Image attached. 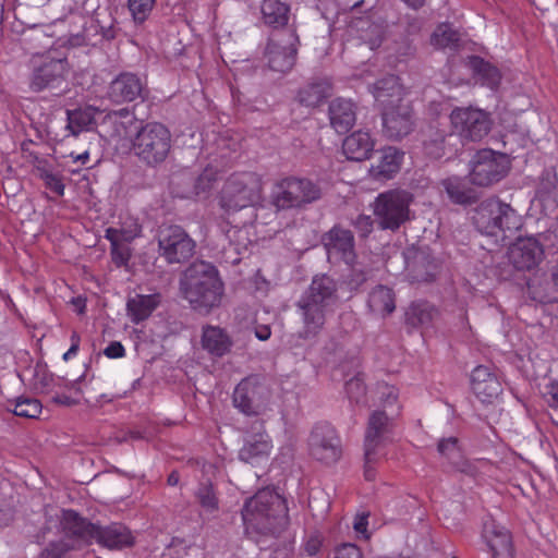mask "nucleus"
<instances>
[{
    "mask_svg": "<svg viewBox=\"0 0 558 558\" xmlns=\"http://www.w3.org/2000/svg\"><path fill=\"white\" fill-rule=\"evenodd\" d=\"M545 250L534 238L518 239L508 251L509 262L518 270H532L542 262Z\"/></svg>",
    "mask_w": 558,
    "mask_h": 558,
    "instance_id": "19",
    "label": "nucleus"
},
{
    "mask_svg": "<svg viewBox=\"0 0 558 558\" xmlns=\"http://www.w3.org/2000/svg\"><path fill=\"white\" fill-rule=\"evenodd\" d=\"M71 157L73 158L74 162H81L82 165H86L87 161L89 160V153L86 150V151H84L82 154H78L76 156L71 154Z\"/></svg>",
    "mask_w": 558,
    "mask_h": 558,
    "instance_id": "63",
    "label": "nucleus"
},
{
    "mask_svg": "<svg viewBox=\"0 0 558 558\" xmlns=\"http://www.w3.org/2000/svg\"><path fill=\"white\" fill-rule=\"evenodd\" d=\"M393 416L380 410H376L369 415L364 441L368 461L377 454V451L383 452L384 447L390 439Z\"/></svg>",
    "mask_w": 558,
    "mask_h": 558,
    "instance_id": "16",
    "label": "nucleus"
},
{
    "mask_svg": "<svg viewBox=\"0 0 558 558\" xmlns=\"http://www.w3.org/2000/svg\"><path fill=\"white\" fill-rule=\"evenodd\" d=\"M270 389L258 377L248 376L242 379L233 391V405L243 414L257 416L269 410Z\"/></svg>",
    "mask_w": 558,
    "mask_h": 558,
    "instance_id": "10",
    "label": "nucleus"
},
{
    "mask_svg": "<svg viewBox=\"0 0 558 558\" xmlns=\"http://www.w3.org/2000/svg\"><path fill=\"white\" fill-rule=\"evenodd\" d=\"M373 219L367 215H359L353 225L362 236L368 235L373 230Z\"/></svg>",
    "mask_w": 558,
    "mask_h": 558,
    "instance_id": "54",
    "label": "nucleus"
},
{
    "mask_svg": "<svg viewBox=\"0 0 558 558\" xmlns=\"http://www.w3.org/2000/svg\"><path fill=\"white\" fill-rule=\"evenodd\" d=\"M109 229H112L114 231V234L112 236V239L114 238V241L120 242V243H126V244L131 243L142 232V228L137 222H134L129 228L122 227V228L118 229V228L110 227Z\"/></svg>",
    "mask_w": 558,
    "mask_h": 558,
    "instance_id": "51",
    "label": "nucleus"
},
{
    "mask_svg": "<svg viewBox=\"0 0 558 558\" xmlns=\"http://www.w3.org/2000/svg\"><path fill=\"white\" fill-rule=\"evenodd\" d=\"M453 133L463 141L477 142L485 137L492 129L489 114L474 107H456L450 116Z\"/></svg>",
    "mask_w": 558,
    "mask_h": 558,
    "instance_id": "12",
    "label": "nucleus"
},
{
    "mask_svg": "<svg viewBox=\"0 0 558 558\" xmlns=\"http://www.w3.org/2000/svg\"><path fill=\"white\" fill-rule=\"evenodd\" d=\"M196 498L207 512H215L219 508V500L211 483H201L196 490Z\"/></svg>",
    "mask_w": 558,
    "mask_h": 558,
    "instance_id": "45",
    "label": "nucleus"
},
{
    "mask_svg": "<svg viewBox=\"0 0 558 558\" xmlns=\"http://www.w3.org/2000/svg\"><path fill=\"white\" fill-rule=\"evenodd\" d=\"M446 138L444 134L437 133L436 137L425 142V151L433 159H440L445 156L450 157L451 150L446 148Z\"/></svg>",
    "mask_w": 558,
    "mask_h": 558,
    "instance_id": "49",
    "label": "nucleus"
},
{
    "mask_svg": "<svg viewBox=\"0 0 558 558\" xmlns=\"http://www.w3.org/2000/svg\"><path fill=\"white\" fill-rule=\"evenodd\" d=\"M298 45L299 37L295 31L290 32L286 45H280L270 39L265 50L269 69L282 73L290 71L295 64Z\"/></svg>",
    "mask_w": 558,
    "mask_h": 558,
    "instance_id": "18",
    "label": "nucleus"
},
{
    "mask_svg": "<svg viewBox=\"0 0 558 558\" xmlns=\"http://www.w3.org/2000/svg\"><path fill=\"white\" fill-rule=\"evenodd\" d=\"M65 553V547L62 543H50L47 548H45L38 558H62Z\"/></svg>",
    "mask_w": 558,
    "mask_h": 558,
    "instance_id": "55",
    "label": "nucleus"
},
{
    "mask_svg": "<svg viewBox=\"0 0 558 558\" xmlns=\"http://www.w3.org/2000/svg\"><path fill=\"white\" fill-rule=\"evenodd\" d=\"M367 305L375 314L390 315L396 310V294L391 288L378 284L369 292Z\"/></svg>",
    "mask_w": 558,
    "mask_h": 558,
    "instance_id": "36",
    "label": "nucleus"
},
{
    "mask_svg": "<svg viewBox=\"0 0 558 558\" xmlns=\"http://www.w3.org/2000/svg\"><path fill=\"white\" fill-rule=\"evenodd\" d=\"M375 141L369 132L355 131L343 140L342 151L347 159L363 161L372 156Z\"/></svg>",
    "mask_w": 558,
    "mask_h": 558,
    "instance_id": "28",
    "label": "nucleus"
},
{
    "mask_svg": "<svg viewBox=\"0 0 558 558\" xmlns=\"http://www.w3.org/2000/svg\"><path fill=\"white\" fill-rule=\"evenodd\" d=\"M70 341H71V345H70L69 350L62 356L63 361H65V362L72 360L78 353L80 344H81V336L78 335L77 331H72Z\"/></svg>",
    "mask_w": 558,
    "mask_h": 558,
    "instance_id": "57",
    "label": "nucleus"
},
{
    "mask_svg": "<svg viewBox=\"0 0 558 558\" xmlns=\"http://www.w3.org/2000/svg\"><path fill=\"white\" fill-rule=\"evenodd\" d=\"M61 524L68 533L88 542L93 541L94 532H97V524L85 520L71 509L62 511Z\"/></svg>",
    "mask_w": 558,
    "mask_h": 558,
    "instance_id": "33",
    "label": "nucleus"
},
{
    "mask_svg": "<svg viewBox=\"0 0 558 558\" xmlns=\"http://www.w3.org/2000/svg\"><path fill=\"white\" fill-rule=\"evenodd\" d=\"M449 198L460 205L473 204L477 199L476 192L466 180L459 177H450L441 182Z\"/></svg>",
    "mask_w": 558,
    "mask_h": 558,
    "instance_id": "37",
    "label": "nucleus"
},
{
    "mask_svg": "<svg viewBox=\"0 0 558 558\" xmlns=\"http://www.w3.org/2000/svg\"><path fill=\"white\" fill-rule=\"evenodd\" d=\"M436 310L427 302H413L407 313V324L412 327H427L433 320Z\"/></svg>",
    "mask_w": 558,
    "mask_h": 558,
    "instance_id": "39",
    "label": "nucleus"
},
{
    "mask_svg": "<svg viewBox=\"0 0 558 558\" xmlns=\"http://www.w3.org/2000/svg\"><path fill=\"white\" fill-rule=\"evenodd\" d=\"M337 287L333 279L323 275L316 276L311 286L296 303L302 319L300 338L313 339L319 335L326 323L328 307L335 302Z\"/></svg>",
    "mask_w": 558,
    "mask_h": 558,
    "instance_id": "4",
    "label": "nucleus"
},
{
    "mask_svg": "<svg viewBox=\"0 0 558 558\" xmlns=\"http://www.w3.org/2000/svg\"><path fill=\"white\" fill-rule=\"evenodd\" d=\"M180 482V474L178 471H172L167 478V483L170 486H177Z\"/></svg>",
    "mask_w": 558,
    "mask_h": 558,
    "instance_id": "64",
    "label": "nucleus"
},
{
    "mask_svg": "<svg viewBox=\"0 0 558 558\" xmlns=\"http://www.w3.org/2000/svg\"><path fill=\"white\" fill-rule=\"evenodd\" d=\"M132 147L134 154L146 165H160L171 150V133L160 122H147L137 130Z\"/></svg>",
    "mask_w": 558,
    "mask_h": 558,
    "instance_id": "8",
    "label": "nucleus"
},
{
    "mask_svg": "<svg viewBox=\"0 0 558 558\" xmlns=\"http://www.w3.org/2000/svg\"><path fill=\"white\" fill-rule=\"evenodd\" d=\"M255 337L260 341H266L271 336V329L269 325H257L254 330Z\"/></svg>",
    "mask_w": 558,
    "mask_h": 558,
    "instance_id": "60",
    "label": "nucleus"
},
{
    "mask_svg": "<svg viewBox=\"0 0 558 558\" xmlns=\"http://www.w3.org/2000/svg\"><path fill=\"white\" fill-rule=\"evenodd\" d=\"M160 255L169 263H183L193 256L195 242L180 226H168L159 231Z\"/></svg>",
    "mask_w": 558,
    "mask_h": 558,
    "instance_id": "14",
    "label": "nucleus"
},
{
    "mask_svg": "<svg viewBox=\"0 0 558 558\" xmlns=\"http://www.w3.org/2000/svg\"><path fill=\"white\" fill-rule=\"evenodd\" d=\"M290 4L283 0H263L260 4L262 20L271 28H282L290 20Z\"/></svg>",
    "mask_w": 558,
    "mask_h": 558,
    "instance_id": "31",
    "label": "nucleus"
},
{
    "mask_svg": "<svg viewBox=\"0 0 558 558\" xmlns=\"http://www.w3.org/2000/svg\"><path fill=\"white\" fill-rule=\"evenodd\" d=\"M438 452L449 460L461 457L460 442L457 437H448L439 440L437 445Z\"/></svg>",
    "mask_w": 558,
    "mask_h": 558,
    "instance_id": "50",
    "label": "nucleus"
},
{
    "mask_svg": "<svg viewBox=\"0 0 558 558\" xmlns=\"http://www.w3.org/2000/svg\"><path fill=\"white\" fill-rule=\"evenodd\" d=\"M31 88L34 92L60 88L68 78L70 65L65 57H53L51 52L33 60Z\"/></svg>",
    "mask_w": 558,
    "mask_h": 558,
    "instance_id": "11",
    "label": "nucleus"
},
{
    "mask_svg": "<svg viewBox=\"0 0 558 558\" xmlns=\"http://www.w3.org/2000/svg\"><path fill=\"white\" fill-rule=\"evenodd\" d=\"M156 5V0H128V8L135 24H143Z\"/></svg>",
    "mask_w": 558,
    "mask_h": 558,
    "instance_id": "46",
    "label": "nucleus"
},
{
    "mask_svg": "<svg viewBox=\"0 0 558 558\" xmlns=\"http://www.w3.org/2000/svg\"><path fill=\"white\" fill-rule=\"evenodd\" d=\"M35 174L47 190L57 196H63L65 191L64 177L52 163L46 159L38 160L35 165Z\"/></svg>",
    "mask_w": 558,
    "mask_h": 558,
    "instance_id": "34",
    "label": "nucleus"
},
{
    "mask_svg": "<svg viewBox=\"0 0 558 558\" xmlns=\"http://www.w3.org/2000/svg\"><path fill=\"white\" fill-rule=\"evenodd\" d=\"M509 170L506 155L492 149H481L470 161V181L477 186H488L500 181Z\"/></svg>",
    "mask_w": 558,
    "mask_h": 558,
    "instance_id": "13",
    "label": "nucleus"
},
{
    "mask_svg": "<svg viewBox=\"0 0 558 558\" xmlns=\"http://www.w3.org/2000/svg\"><path fill=\"white\" fill-rule=\"evenodd\" d=\"M483 538L485 539L493 558H513V545L510 532L497 524L494 520L484 523Z\"/></svg>",
    "mask_w": 558,
    "mask_h": 558,
    "instance_id": "22",
    "label": "nucleus"
},
{
    "mask_svg": "<svg viewBox=\"0 0 558 558\" xmlns=\"http://www.w3.org/2000/svg\"><path fill=\"white\" fill-rule=\"evenodd\" d=\"M113 234L112 229H106L105 238L110 242L111 259L117 267L128 266L132 250L129 244L114 241V238L112 239Z\"/></svg>",
    "mask_w": 558,
    "mask_h": 558,
    "instance_id": "41",
    "label": "nucleus"
},
{
    "mask_svg": "<svg viewBox=\"0 0 558 558\" xmlns=\"http://www.w3.org/2000/svg\"><path fill=\"white\" fill-rule=\"evenodd\" d=\"M459 40V33L448 23L439 24L430 36V45L437 49L454 47Z\"/></svg>",
    "mask_w": 558,
    "mask_h": 558,
    "instance_id": "40",
    "label": "nucleus"
},
{
    "mask_svg": "<svg viewBox=\"0 0 558 558\" xmlns=\"http://www.w3.org/2000/svg\"><path fill=\"white\" fill-rule=\"evenodd\" d=\"M271 450L272 440L265 430L264 425L260 424V428L256 433L245 437L244 444L239 451V458L245 463L256 465L266 461Z\"/></svg>",
    "mask_w": 558,
    "mask_h": 558,
    "instance_id": "21",
    "label": "nucleus"
},
{
    "mask_svg": "<svg viewBox=\"0 0 558 558\" xmlns=\"http://www.w3.org/2000/svg\"><path fill=\"white\" fill-rule=\"evenodd\" d=\"M143 84L141 78L132 73H121L109 85L108 97L117 104L130 102L141 96Z\"/></svg>",
    "mask_w": 558,
    "mask_h": 558,
    "instance_id": "24",
    "label": "nucleus"
},
{
    "mask_svg": "<svg viewBox=\"0 0 558 558\" xmlns=\"http://www.w3.org/2000/svg\"><path fill=\"white\" fill-rule=\"evenodd\" d=\"M320 187L306 178L284 177L270 191V204L276 211L301 209L320 198Z\"/></svg>",
    "mask_w": 558,
    "mask_h": 558,
    "instance_id": "7",
    "label": "nucleus"
},
{
    "mask_svg": "<svg viewBox=\"0 0 558 558\" xmlns=\"http://www.w3.org/2000/svg\"><path fill=\"white\" fill-rule=\"evenodd\" d=\"M136 118L134 113L122 108L108 112L100 124L102 131L112 140H123L131 135V128L135 126Z\"/></svg>",
    "mask_w": 558,
    "mask_h": 558,
    "instance_id": "23",
    "label": "nucleus"
},
{
    "mask_svg": "<svg viewBox=\"0 0 558 558\" xmlns=\"http://www.w3.org/2000/svg\"><path fill=\"white\" fill-rule=\"evenodd\" d=\"M404 153L396 147L388 146L380 150V155L369 169L371 175L376 180L392 179L401 168Z\"/></svg>",
    "mask_w": 558,
    "mask_h": 558,
    "instance_id": "26",
    "label": "nucleus"
},
{
    "mask_svg": "<svg viewBox=\"0 0 558 558\" xmlns=\"http://www.w3.org/2000/svg\"><path fill=\"white\" fill-rule=\"evenodd\" d=\"M93 541L110 549H120L132 545L133 536L124 525L112 523L108 526L97 525Z\"/></svg>",
    "mask_w": 558,
    "mask_h": 558,
    "instance_id": "29",
    "label": "nucleus"
},
{
    "mask_svg": "<svg viewBox=\"0 0 558 558\" xmlns=\"http://www.w3.org/2000/svg\"><path fill=\"white\" fill-rule=\"evenodd\" d=\"M368 517L367 512L357 513L354 519L353 529L357 534H362L365 539L369 538V534L367 532L368 526Z\"/></svg>",
    "mask_w": 558,
    "mask_h": 558,
    "instance_id": "53",
    "label": "nucleus"
},
{
    "mask_svg": "<svg viewBox=\"0 0 558 558\" xmlns=\"http://www.w3.org/2000/svg\"><path fill=\"white\" fill-rule=\"evenodd\" d=\"M161 302L160 293L135 294L126 302L128 316L133 324L148 319Z\"/></svg>",
    "mask_w": 558,
    "mask_h": 558,
    "instance_id": "30",
    "label": "nucleus"
},
{
    "mask_svg": "<svg viewBox=\"0 0 558 558\" xmlns=\"http://www.w3.org/2000/svg\"><path fill=\"white\" fill-rule=\"evenodd\" d=\"M102 112L95 107L86 106L74 110H68L66 129L73 136H77L82 132L89 131L96 124L97 119Z\"/></svg>",
    "mask_w": 558,
    "mask_h": 558,
    "instance_id": "32",
    "label": "nucleus"
},
{
    "mask_svg": "<svg viewBox=\"0 0 558 558\" xmlns=\"http://www.w3.org/2000/svg\"><path fill=\"white\" fill-rule=\"evenodd\" d=\"M468 64L472 70L475 80L480 82L481 85L490 89L498 87L501 80V74L498 68L478 56H471L468 60Z\"/></svg>",
    "mask_w": 558,
    "mask_h": 558,
    "instance_id": "35",
    "label": "nucleus"
},
{
    "mask_svg": "<svg viewBox=\"0 0 558 558\" xmlns=\"http://www.w3.org/2000/svg\"><path fill=\"white\" fill-rule=\"evenodd\" d=\"M345 391L349 399L356 404L365 403L366 387L364 377L357 374L345 384Z\"/></svg>",
    "mask_w": 558,
    "mask_h": 558,
    "instance_id": "48",
    "label": "nucleus"
},
{
    "mask_svg": "<svg viewBox=\"0 0 558 558\" xmlns=\"http://www.w3.org/2000/svg\"><path fill=\"white\" fill-rule=\"evenodd\" d=\"M381 110L383 132L390 140H400L412 131V109L404 101V88L396 75L378 80L372 87Z\"/></svg>",
    "mask_w": 558,
    "mask_h": 558,
    "instance_id": "1",
    "label": "nucleus"
},
{
    "mask_svg": "<svg viewBox=\"0 0 558 558\" xmlns=\"http://www.w3.org/2000/svg\"><path fill=\"white\" fill-rule=\"evenodd\" d=\"M332 558H364V556L357 545L353 543H342L333 548Z\"/></svg>",
    "mask_w": 558,
    "mask_h": 558,
    "instance_id": "52",
    "label": "nucleus"
},
{
    "mask_svg": "<svg viewBox=\"0 0 558 558\" xmlns=\"http://www.w3.org/2000/svg\"><path fill=\"white\" fill-rule=\"evenodd\" d=\"M243 233L242 229H239L238 227H231L226 231V236L230 241V243L233 242V239L235 236H240Z\"/></svg>",
    "mask_w": 558,
    "mask_h": 558,
    "instance_id": "62",
    "label": "nucleus"
},
{
    "mask_svg": "<svg viewBox=\"0 0 558 558\" xmlns=\"http://www.w3.org/2000/svg\"><path fill=\"white\" fill-rule=\"evenodd\" d=\"M329 120L337 133H347L356 120L354 102L341 97L333 99L329 105Z\"/></svg>",
    "mask_w": 558,
    "mask_h": 558,
    "instance_id": "27",
    "label": "nucleus"
},
{
    "mask_svg": "<svg viewBox=\"0 0 558 558\" xmlns=\"http://www.w3.org/2000/svg\"><path fill=\"white\" fill-rule=\"evenodd\" d=\"M384 454L381 451H377V454L374 456V458L368 461L367 457L365 456V470H364V476L367 481H373L375 478V471L373 469V464L378 461V459Z\"/></svg>",
    "mask_w": 558,
    "mask_h": 558,
    "instance_id": "59",
    "label": "nucleus"
},
{
    "mask_svg": "<svg viewBox=\"0 0 558 558\" xmlns=\"http://www.w3.org/2000/svg\"><path fill=\"white\" fill-rule=\"evenodd\" d=\"M357 28L362 31L360 35L361 40L366 44L369 49L374 50L381 45L384 38V31L381 25L376 23H369L364 20H360Z\"/></svg>",
    "mask_w": 558,
    "mask_h": 558,
    "instance_id": "44",
    "label": "nucleus"
},
{
    "mask_svg": "<svg viewBox=\"0 0 558 558\" xmlns=\"http://www.w3.org/2000/svg\"><path fill=\"white\" fill-rule=\"evenodd\" d=\"M218 178V170L213 166L206 167L197 177L194 184V195L199 196L207 193Z\"/></svg>",
    "mask_w": 558,
    "mask_h": 558,
    "instance_id": "47",
    "label": "nucleus"
},
{
    "mask_svg": "<svg viewBox=\"0 0 558 558\" xmlns=\"http://www.w3.org/2000/svg\"><path fill=\"white\" fill-rule=\"evenodd\" d=\"M312 456L325 463H333L341 456V441L336 429L329 423L315 425L310 436Z\"/></svg>",
    "mask_w": 558,
    "mask_h": 558,
    "instance_id": "15",
    "label": "nucleus"
},
{
    "mask_svg": "<svg viewBox=\"0 0 558 558\" xmlns=\"http://www.w3.org/2000/svg\"><path fill=\"white\" fill-rule=\"evenodd\" d=\"M264 174L257 171H235L223 183L219 205L226 213L256 207L264 197Z\"/></svg>",
    "mask_w": 558,
    "mask_h": 558,
    "instance_id": "5",
    "label": "nucleus"
},
{
    "mask_svg": "<svg viewBox=\"0 0 558 558\" xmlns=\"http://www.w3.org/2000/svg\"><path fill=\"white\" fill-rule=\"evenodd\" d=\"M201 344L209 355L222 357L231 352L233 340L226 329L206 325L202 329Z\"/></svg>",
    "mask_w": 558,
    "mask_h": 558,
    "instance_id": "25",
    "label": "nucleus"
},
{
    "mask_svg": "<svg viewBox=\"0 0 558 558\" xmlns=\"http://www.w3.org/2000/svg\"><path fill=\"white\" fill-rule=\"evenodd\" d=\"M330 89L331 85L327 80H316L299 90L298 100L306 107H316L329 97Z\"/></svg>",
    "mask_w": 558,
    "mask_h": 558,
    "instance_id": "38",
    "label": "nucleus"
},
{
    "mask_svg": "<svg viewBox=\"0 0 558 558\" xmlns=\"http://www.w3.org/2000/svg\"><path fill=\"white\" fill-rule=\"evenodd\" d=\"M376 393L380 404L390 410V415H399L401 405L398 404L399 391L395 386L379 383L376 386Z\"/></svg>",
    "mask_w": 558,
    "mask_h": 558,
    "instance_id": "43",
    "label": "nucleus"
},
{
    "mask_svg": "<svg viewBox=\"0 0 558 558\" xmlns=\"http://www.w3.org/2000/svg\"><path fill=\"white\" fill-rule=\"evenodd\" d=\"M108 359H121L125 356V348L120 341L110 342L104 350Z\"/></svg>",
    "mask_w": 558,
    "mask_h": 558,
    "instance_id": "56",
    "label": "nucleus"
},
{
    "mask_svg": "<svg viewBox=\"0 0 558 558\" xmlns=\"http://www.w3.org/2000/svg\"><path fill=\"white\" fill-rule=\"evenodd\" d=\"M180 290L194 311L208 314L220 305L225 284L213 264L197 260L184 270Z\"/></svg>",
    "mask_w": 558,
    "mask_h": 558,
    "instance_id": "2",
    "label": "nucleus"
},
{
    "mask_svg": "<svg viewBox=\"0 0 558 558\" xmlns=\"http://www.w3.org/2000/svg\"><path fill=\"white\" fill-rule=\"evenodd\" d=\"M476 229L496 243H504L522 227L521 216L509 204L497 197L480 204L473 217Z\"/></svg>",
    "mask_w": 558,
    "mask_h": 558,
    "instance_id": "6",
    "label": "nucleus"
},
{
    "mask_svg": "<svg viewBox=\"0 0 558 558\" xmlns=\"http://www.w3.org/2000/svg\"><path fill=\"white\" fill-rule=\"evenodd\" d=\"M471 389L483 403H492L502 392L497 375L485 365L476 366L470 376Z\"/></svg>",
    "mask_w": 558,
    "mask_h": 558,
    "instance_id": "20",
    "label": "nucleus"
},
{
    "mask_svg": "<svg viewBox=\"0 0 558 558\" xmlns=\"http://www.w3.org/2000/svg\"><path fill=\"white\" fill-rule=\"evenodd\" d=\"M12 412L14 415L25 418H38L43 411V405L38 399L21 397L13 402Z\"/></svg>",
    "mask_w": 558,
    "mask_h": 558,
    "instance_id": "42",
    "label": "nucleus"
},
{
    "mask_svg": "<svg viewBox=\"0 0 558 558\" xmlns=\"http://www.w3.org/2000/svg\"><path fill=\"white\" fill-rule=\"evenodd\" d=\"M366 279L367 278H366L365 272L352 269L351 279H350L351 286H353L354 288H357L361 284H363L366 281Z\"/></svg>",
    "mask_w": 558,
    "mask_h": 558,
    "instance_id": "61",
    "label": "nucleus"
},
{
    "mask_svg": "<svg viewBox=\"0 0 558 558\" xmlns=\"http://www.w3.org/2000/svg\"><path fill=\"white\" fill-rule=\"evenodd\" d=\"M329 259L342 260L349 266L355 262V246L353 233L340 226L332 227L322 238Z\"/></svg>",
    "mask_w": 558,
    "mask_h": 558,
    "instance_id": "17",
    "label": "nucleus"
},
{
    "mask_svg": "<svg viewBox=\"0 0 558 558\" xmlns=\"http://www.w3.org/2000/svg\"><path fill=\"white\" fill-rule=\"evenodd\" d=\"M323 542L319 536H310L304 545V550L308 556H315L322 548Z\"/></svg>",
    "mask_w": 558,
    "mask_h": 558,
    "instance_id": "58",
    "label": "nucleus"
},
{
    "mask_svg": "<svg viewBox=\"0 0 558 558\" xmlns=\"http://www.w3.org/2000/svg\"><path fill=\"white\" fill-rule=\"evenodd\" d=\"M242 520L247 532L279 535L289 524L286 499L272 489H260L245 501Z\"/></svg>",
    "mask_w": 558,
    "mask_h": 558,
    "instance_id": "3",
    "label": "nucleus"
},
{
    "mask_svg": "<svg viewBox=\"0 0 558 558\" xmlns=\"http://www.w3.org/2000/svg\"><path fill=\"white\" fill-rule=\"evenodd\" d=\"M413 196L401 189L379 193L374 202V215L383 230L397 231L410 219Z\"/></svg>",
    "mask_w": 558,
    "mask_h": 558,
    "instance_id": "9",
    "label": "nucleus"
}]
</instances>
